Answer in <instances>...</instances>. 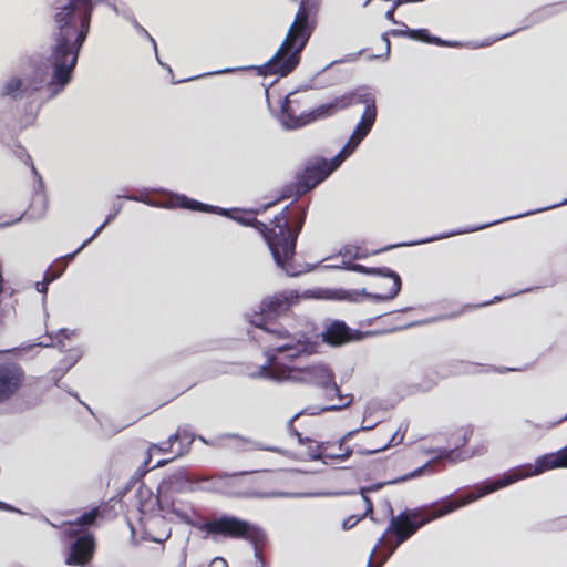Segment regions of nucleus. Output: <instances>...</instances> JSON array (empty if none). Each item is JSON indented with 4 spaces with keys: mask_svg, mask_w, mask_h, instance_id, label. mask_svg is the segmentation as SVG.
Listing matches in <instances>:
<instances>
[{
    "mask_svg": "<svg viewBox=\"0 0 567 567\" xmlns=\"http://www.w3.org/2000/svg\"><path fill=\"white\" fill-rule=\"evenodd\" d=\"M53 81V72L44 65L39 54L21 56L16 71L0 83V144L12 150L14 155L31 165L37 178L30 213L24 212L0 228L12 226L23 218H40L47 210L48 199L44 182L32 163L27 150L17 140L18 134L34 124L41 109L64 92L71 82L61 87Z\"/></svg>",
    "mask_w": 567,
    "mask_h": 567,
    "instance_id": "nucleus-1",
    "label": "nucleus"
},
{
    "mask_svg": "<svg viewBox=\"0 0 567 567\" xmlns=\"http://www.w3.org/2000/svg\"><path fill=\"white\" fill-rule=\"evenodd\" d=\"M319 10V0H300L298 11L290 24L285 39L274 53V55L260 65H245L236 68H225L187 79L172 80L174 84L193 81L208 75L233 73L239 71L255 70L259 76L276 75L286 78L291 74L301 61V54L307 47L316 27L317 13Z\"/></svg>",
    "mask_w": 567,
    "mask_h": 567,
    "instance_id": "nucleus-2",
    "label": "nucleus"
},
{
    "mask_svg": "<svg viewBox=\"0 0 567 567\" xmlns=\"http://www.w3.org/2000/svg\"><path fill=\"white\" fill-rule=\"evenodd\" d=\"M292 203L286 205L272 219L278 228L277 239L270 244V254L278 268L289 277H298L312 271L315 265L305 266L295 262L298 237L305 226L308 205H298L291 209Z\"/></svg>",
    "mask_w": 567,
    "mask_h": 567,
    "instance_id": "nucleus-3",
    "label": "nucleus"
},
{
    "mask_svg": "<svg viewBox=\"0 0 567 567\" xmlns=\"http://www.w3.org/2000/svg\"><path fill=\"white\" fill-rule=\"evenodd\" d=\"M470 493L462 495L455 501H451L450 496H446L440 502H433L431 504L413 508H404L396 516H392L389 519L386 529L382 533L370 551V559L381 546L388 534L395 535L394 544L400 547L426 524L474 502L473 499H470Z\"/></svg>",
    "mask_w": 567,
    "mask_h": 567,
    "instance_id": "nucleus-4",
    "label": "nucleus"
},
{
    "mask_svg": "<svg viewBox=\"0 0 567 567\" xmlns=\"http://www.w3.org/2000/svg\"><path fill=\"white\" fill-rule=\"evenodd\" d=\"M554 468H567V445L554 453H546L536 457L534 465L522 464L509 468L501 476L486 478L474 485L470 499H481L498 489L507 487L520 480L543 474Z\"/></svg>",
    "mask_w": 567,
    "mask_h": 567,
    "instance_id": "nucleus-5",
    "label": "nucleus"
},
{
    "mask_svg": "<svg viewBox=\"0 0 567 567\" xmlns=\"http://www.w3.org/2000/svg\"><path fill=\"white\" fill-rule=\"evenodd\" d=\"M299 301L297 290H284L264 298L259 305V311L251 315L249 322L270 336L285 342H296V339L308 338L305 334H291L277 318L290 310Z\"/></svg>",
    "mask_w": 567,
    "mask_h": 567,
    "instance_id": "nucleus-6",
    "label": "nucleus"
},
{
    "mask_svg": "<svg viewBox=\"0 0 567 567\" xmlns=\"http://www.w3.org/2000/svg\"><path fill=\"white\" fill-rule=\"evenodd\" d=\"M317 343L309 338L302 340L296 339V342H282L278 346L269 347L265 351L266 362L259 368V371L252 377L271 380L278 383L288 381L289 363L316 352Z\"/></svg>",
    "mask_w": 567,
    "mask_h": 567,
    "instance_id": "nucleus-7",
    "label": "nucleus"
},
{
    "mask_svg": "<svg viewBox=\"0 0 567 567\" xmlns=\"http://www.w3.org/2000/svg\"><path fill=\"white\" fill-rule=\"evenodd\" d=\"M159 512H167L174 514L181 522L184 524L196 527L200 530L206 532L208 535L213 537L221 535V536H241L243 527H248L249 525L246 523V519L240 517L223 514L216 519L206 520L203 523H197L186 512L179 509L175 505V499H172V505L164 504H155Z\"/></svg>",
    "mask_w": 567,
    "mask_h": 567,
    "instance_id": "nucleus-8",
    "label": "nucleus"
},
{
    "mask_svg": "<svg viewBox=\"0 0 567 567\" xmlns=\"http://www.w3.org/2000/svg\"><path fill=\"white\" fill-rule=\"evenodd\" d=\"M564 205H567V198L563 199L559 203L548 205L546 207L528 210V212H525V213H522V214H517V215H512V216L503 217L501 219H496V220H493V221H489V223H485V224H481V225H475V226L463 227V228H457V229L440 233V234H436V235H433V236H430V237H425V238H421V239H416V240L391 244V245H388V246H385L383 248H380V249L373 251V254L377 255V254L389 251V250H392V249L399 248V247L419 246V245L429 244V243H433V241L441 240V239H446V238H450V237H453V236H457V235H464V234H470V233L478 231V230L488 228L491 226L501 224L503 221L513 220V219L522 218V217H525V216H530V215L538 214V213H542V212H546V210H549V209H554V208H557V207H560V206H564Z\"/></svg>",
    "mask_w": 567,
    "mask_h": 567,
    "instance_id": "nucleus-9",
    "label": "nucleus"
},
{
    "mask_svg": "<svg viewBox=\"0 0 567 567\" xmlns=\"http://www.w3.org/2000/svg\"><path fill=\"white\" fill-rule=\"evenodd\" d=\"M288 381L313 385L322 390H328L333 383L334 372L329 364L318 361L311 364L297 367L289 363Z\"/></svg>",
    "mask_w": 567,
    "mask_h": 567,
    "instance_id": "nucleus-10",
    "label": "nucleus"
},
{
    "mask_svg": "<svg viewBox=\"0 0 567 567\" xmlns=\"http://www.w3.org/2000/svg\"><path fill=\"white\" fill-rule=\"evenodd\" d=\"M196 483L190 480L185 467H179L165 476L158 484L155 504L172 505L175 494L192 493L195 491Z\"/></svg>",
    "mask_w": 567,
    "mask_h": 567,
    "instance_id": "nucleus-11",
    "label": "nucleus"
},
{
    "mask_svg": "<svg viewBox=\"0 0 567 567\" xmlns=\"http://www.w3.org/2000/svg\"><path fill=\"white\" fill-rule=\"evenodd\" d=\"M378 331H361L353 329L341 319H333L326 324L324 330L321 332V340L323 343L339 348L350 342L361 341L368 336H375Z\"/></svg>",
    "mask_w": 567,
    "mask_h": 567,
    "instance_id": "nucleus-12",
    "label": "nucleus"
},
{
    "mask_svg": "<svg viewBox=\"0 0 567 567\" xmlns=\"http://www.w3.org/2000/svg\"><path fill=\"white\" fill-rule=\"evenodd\" d=\"M70 538L68 553L64 563L69 566H84L90 563L96 549V542L93 533H78Z\"/></svg>",
    "mask_w": 567,
    "mask_h": 567,
    "instance_id": "nucleus-13",
    "label": "nucleus"
},
{
    "mask_svg": "<svg viewBox=\"0 0 567 567\" xmlns=\"http://www.w3.org/2000/svg\"><path fill=\"white\" fill-rule=\"evenodd\" d=\"M25 380L23 368L14 361L0 362V404L12 399Z\"/></svg>",
    "mask_w": 567,
    "mask_h": 567,
    "instance_id": "nucleus-14",
    "label": "nucleus"
},
{
    "mask_svg": "<svg viewBox=\"0 0 567 567\" xmlns=\"http://www.w3.org/2000/svg\"><path fill=\"white\" fill-rule=\"evenodd\" d=\"M357 103L364 104L367 106L370 105V103H375V99L368 92L353 90L349 93L334 97L331 102L316 106L312 113L319 116H326L327 118L333 115L336 112L344 110L348 106Z\"/></svg>",
    "mask_w": 567,
    "mask_h": 567,
    "instance_id": "nucleus-15",
    "label": "nucleus"
},
{
    "mask_svg": "<svg viewBox=\"0 0 567 567\" xmlns=\"http://www.w3.org/2000/svg\"><path fill=\"white\" fill-rule=\"evenodd\" d=\"M313 111H315V107L307 112H301L297 116L293 113V110L290 105V102L288 101V97H286V100L284 101V103L281 104V107H280L281 125L286 130H297V128L306 126L312 122H316L318 120L326 118V116H319V115L312 113Z\"/></svg>",
    "mask_w": 567,
    "mask_h": 567,
    "instance_id": "nucleus-16",
    "label": "nucleus"
},
{
    "mask_svg": "<svg viewBox=\"0 0 567 567\" xmlns=\"http://www.w3.org/2000/svg\"><path fill=\"white\" fill-rule=\"evenodd\" d=\"M431 467V461H427L426 463H424L423 465L419 466L417 468L404 474V475H401V476H398L395 478H391V480H388V481H381V482H375L373 484H370L368 486H361L358 491V493L360 495H368L369 493H374V492H378L380 489H382L384 486H388V485H396V484H401L403 482H406L409 480H412V478H416V477H420L422 476L423 474H425ZM341 494H346V495H354L357 494L355 491H349V492H342Z\"/></svg>",
    "mask_w": 567,
    "mask_h": 567,
    "instance_id": "nucleus-17",
    "label": "nucleus"
},
{
    "mask_svg": "<svg viewBox=\"0 0 567 567\" xmlns=\"http://www.w3.org/2000/svg\"><path fill=\"white\" fill-rule=\"evenodd\" d=\"M329 173L322 164L320 157L316 158L313 162H309L303 171L298 174V177L301 179L300 183L303 184V189L301 192H310L322 182H324L329 177Z\"/></svg>",
    "mask_w": 567,
    "mask_h": 567,
    "instance_id": "nucleus-18",
    "label": "nucleus"
},
{
    "mask_svg": "<svg viewBox=\"0 0 567 567\" xmlns=\"http://www.w3.org/2000/svg\"><path fill=\"white\" fill-rule=\"evenodd\" d=\"M246 523L249 525L248 527H243L244 532L241 536H228L229 538L235 539H244L251 544L254 548V557L256 560L257 567H266V561L261 557L259 546L266 543L267 534L266 532L256 524H252L248 520Z\"/></svg>",
    "mask_w": 567,
    "mask_h": 567,
    "instance_id": "nucleus-19",
    "label": "nucleus"
},
{
    "mask_svg": "<svg viewBox=\"0 0 567 567\" xmlns=\"http://www.w3.org/2000/svg\"><path fill=\"white\" fill-rule=\"evenodd\" d=\"M390 279L392 280V286H391L389 292H386V293L370 292L367 290V288L350 289V291H355L358 293L357 298H355L357 302L360 301V297H362V296L374 303L393 300L399 296V293L402 289V279H401V276L391 277Z\"/></svg>",
    "mask_w": 567,
    "mask_h": 567,
    "instance_id": "nucleus-20",
    "label": "nucleus"
},
{
    "mask_svg": "<svg viewBox=\"0 0 567 567\" xmlns=\"http://www.w3.org/2000/svg\"><path fill=\"white\" fill-rule=\"evenodd\" d=\"M472 434H473V427L470 426V425L466 426L464 429V434L462 436V442L460 444H456L454 447H440V449H436L434 451L435 456L432 460H430L431 463L434 460H445V461H449L451 463H456V462H460V461L464 460L460 449L467 444V442L470 441Z\"/></svg>",
    "mask_w": 567,
    "mask_h": 567,
    "instance_id": "nucleus-21",
    "label": "nucleus"
},
{
    "mask_svg": "<svg viewBox=\"0 0 567 567\" xmlns=\"http://www.w3.org/2000/svg\"><path fill=\"white\" fill-rule=\"evenodd\" d=\"M171 198L165 203V208H182L190 212H198L200 209V200L188 197L185 194L169 192Z\"/></svg>",
    "mask_w": 567,
    "mask_h": 567,
    "instance_id": "nucleus-22",
    "label": "nucleus"
},
{
    "mask_svg": "<svg viewBox=\"0 0 567 567\" xmlns=\"http://www.w3.org/2000/svg\"><path fill=\"white\" fill-rule=\"evenodd\" d=\"M371 115H373V113ZM373 125L374 116H370L369 121L360 118L347 143L357 150L361 142L369 135Z\"/></svg>",
    "mask_w": 567,
    "mask_h": 567,
    "instance_id": "nucleus-23",
    "label": "nucleus"
},
{
    "mask_svg": "<svg viewBox=\"0 0 567 567\" xmlns=\"http://www.w3.org/2000/svg\"><path fill=\"white\" fill-rule=\"evenodd\" d=\"M355 152V148L346 143L343 147L330 159H327L324 157H320L322 161L323 166L328 171L329 175H331L333 172H336L342 163L349 158L353 153Z\"/></svg>",
    "mask_w": 567,
    "mask_h": 567,
    "instance_id": "nucleus-24",
    "label": "nucleus"
},
{
    "mask_svg": "<svg viewBox=\"0 0 567 567\" xmlns=\"http://www.w3.org/2000/svg\"><path fill=\"white\" fill-rule=\"evenodd\" d=\"M355 152V148L346 143L343 147L330 159H327L324 157H320L322 161L323 166L328 171L329 175H331L333 172H336L342 163L349 158L353 153Z\"/></svg>",
    "mask_w": 567,
    "mask_h": 567,
    "instance_id": "nucleus-25",
    "label": "nucleus"
},
{
    "mask_svg": "<svg viewBox=\"0 0 567 567\" xmlns=\"http://www.w3.org/2000/svg\"><path fill=\"white\" fill-rule=\"evenodd\" d=\"M351 271L358 272L365 276L391 278L400 276L395 270L382 266V267H368L362 264L354 262L351 267Z\"/></svg>",
    "mask_w": 567,
    "mask_h": 567,
    "instance_id": "nucleus-26",
    "label": "nucleus"
},
{
    "mask_svg": "<svg viewBox=\"0 0 567 567\" xmlns=\"http://www.w3.org/2000/svg\"><path fill=\"white\" fill-rule=\"evenodd\" d=\"M357 292L346 288H326L321 291V298L331 301H348L357 303Z\"/></svg>",
    "mask_w": 567,
    "mask_h": 567,
    "instance_id": "nucleus-27",
    "label": "nucleus"
},
{
    "mask_svg": "<svg viewBox=\"0 0 567 567\" xmlns=\"http://www.w3.org/2000/svg\"><path fill=\"white\" fill-rule=\"evenodd\" d=\"M68 525L69 527L64 530V533L69 538H71L72 536L78 535V533H82L81 529L83 527L93 526L95 523L86 509L80 516H78L74 522L70 520Z\"/></svg>",
    "mask_w": 567,
    "mask_h": 567,
    "instance_id": "nucleus-28",
    "label": "nucleus"
},
{
    "mask_svg": "<svg viewBox=\"0 0 567 567\" xmlns=\"http://www.w3.org/2000/svg\"><path fill=\"white\" fill-rule=\"evenodd\" d=\"M300 182H301V179L297 175L295 182L285 185L282 190H281L280 196L277 199V202L278 200H282V199H288L290 197H298V196H301V195L306 194L307 192H301V189H303V184L300 183ZM275 203H276V200L268 203L265 206V209H267L268 207L272 206Z\"/></svg>",
    "mask_w": 567,
    "mask_h": 567,
    "instance_id": "nucleus-29",
    "label": "nucleus"
},
{
    "mask_svg": "<svg viewBox=\"0 0 567 567\" xmlns=\"http://www.w3.org/2000/svg\"><path fill=\"white\" fill-rule=\"evenodd\" d=\"M249 227L255 228L261 234L265 243L268 246V249L270 250V244L277 239L278 228H275V224H272V227H270L266 223L257 219L255 216L252 224Z\"/></svg>",
    "mask_w": 567,
    "mask_h": 567,
    "instance_id": "nucleus-30",
    "label": "nucleus"
},
{
    "mask_svg": "<svg viewBox=\"0 0 567 567\" xmlns=\"http://www.w3.org/2000/svg\"><path fill=\"white\" fill-rule=\"evenodd\" d=\"M388 33H391L394 38H409L414 41L423 42L424 34H427L426 28L410 29L406 25L403 29H390Z\"/></svg>",
    "mask_w": 567,
    "mask_h": 567,
    "instance_id": "nucleus-31",
    "label": "nucleus"
},
{
    "mask_svg": "<svg viewBox=\"0 0 567 567\" xmlns=\"http://www.w3.org/2000/svg\"><path fill=\"white\" fill-rule=\"evenodd\" d=\"M178 431L181 432V439H179V450L177 452V456H182L189 452L193 442L196 440V436H195V434H193L190 432L189 424L178 426Z\"/></svg>",
    "mask_w": 567,
    "mask_h": 567,
    "instance_id": "nucleus-32",
    "label": "nucleus"
},
{
    "mask_svg": "<svg viewBox=\"0 0 567 567\" xmlns=\"http://www.w3.org/2000/svg\"><path fill=\"white\" fill-rule=\"evenodd\" d=\"M323 444H330V442L329 441L318 442L315 446L311 443H309V444H306L305 446H307V454H308L309 460L320 461L322 464L327 465L329 463H328V457H326V454L323 453Z\"/></svg>",
    "mask_w": 567,
    "mask_h": 567,
    "instance_id": "nucleus-33",
    "label": "nucleus"
},
{
    "mask_svg": "<svg viewBox=\"0 0 567 567\" xmlns=\"http://www.w3.org/2000/svg\"><path fill=\"white\" fill-rule=\"evenodd\" d=\"M153 190H156V192H163V193H166L167 190L164 189V188H155V189H152V188H147V187H143L141 190H140V194L138 195H135V199L134 202H137V203H142V204H145L150 207H156V208H165V204L158 202V200H154V199H151L147 197V195L153 192Z\"/></svg>",
    "mask_w": 567,
    "mask_h": 567,
    "instance_id": "nucleus-34",
    "label": "nucleus"
},
{
    "mask_svg": "<svg viewBox=\"0 0 567 567\" xmlns=\"http://www.w3.org/2000/svg\"><path fill=\"white\" fill-rule=\"evenodd\" d=\"M151 460H152V455L147 454L143 464H141L137 467V470L134 472V474L127 482L126 487H125L126 491L131 489L136 483L141 482L142 478L152 470L148 467Z\"/></svg>",
    "mask_w": 567,
    "mask_h": 567,
    "instance_id": "nucleus-35",
    "label": "nucleus"
},
{
    "mask_svg": "<svg viewBox=\"0 0 567 567\" xmlns=\"http://www.w3.org/2000/svg\"><path fill=\"white\" fill-rule=\"evenodd\" d=\"M461 313H462V311H454V312H450V313H444V315L426 318L423 320L413 321V322H410L406 326H404L402 329L430 324V323H434V322H439V321H443V320H452V319L457 318Z\"/></svg>",
    "mask_w": 567,
    "mask_h": 567,
    "instance_id": "nucleus-36",
    "label": "nucleus"
},
{
    "mask_svg": "<svg viewBox=\"0 0 567 567\" xmlns=\"http://www.w3.org/2000/svg\"><path fill=\"white\" fill-rule=\"evenodd\" d=\"M423 43L435 44L439 47H447V48H460L462 47V42L455 40H444L437 35L432 34L427 30V34H424Z\"/></svg>",
    "mask_w": 567,
    "mask_h": 567,
    "instance_id": "nucleus-37",
    "label": "nucleus"
},
{
    "mask_svg": "<svg viewBox=\"0 0 567 567\" xmlns=\"http://www.w3.org/2000/svg\"><path fill=\"white\" fill-rule=\"evenodd\" d=\"M81 358V352L76 349H72L68 354L60 361L61 375H64Z\"/></svg>",
    "mask_w": 567,
    "mask_h": 567,
    "instance_id": "nucleus-38",
    "label": "nucleus"
},
{
    "mask_svg": "<svg viewBox=\"0 0 567 567\" xmlns=\"http://www.w3.org/2000/svg\"><path fill=\"white\" fill-rule=\"evenodd\" d=\"M365 49H361L358 52L354 53H348L343 58L333 60L330 63H328L326 66H323L321 70H319L316 73V76H319L320 74L324 73L327 70H329L331 66L340 63H351L357 61V59L364 52Z\"/></svg>",
    "mask_w": 567,
    "mask_h": 567,
    "instance_id": "nucleus-39",
    "label": "nucleus"
},
{
    "mask_svg": "<svg viewBox=\"0 0 567 567\" xmlns=\"http://www.w3.org/2000/svg\"><path fill=\"white\" fill-rule=\"evenodd\" d=\"M72 334H74L73 330H69L68 328H60L56 332V343L50 342H38L37 346L45 348V347H59L61 350L64 348L63 339H69Z\"/></svg>",
    "mask_w": 567,
    "mask_h": 567,
    "instance_id": "nucleus-40",
    "label": "nucleus"
},
{
    "mask_svg": "<svg viewBox=\"0 0 567 567\" xmlns=\"http://www.w3.org/2000/svg\"><path fill=\"white\" fill-rule=\"evenodd\" d=\"M235 216L233 217V220L243 225V226H246V227H249L251 224H252V220H254V217H255V214H254V210H244V209H235L234 212Z\"/></svg>",
    "mask_w": 567,
    "mask_h": 567,
    "instance_id": "nucleus-41",
    "label": "nucleus"
},
{
    "mask_svg": "<svg viewBox=\"0 0 567 567\" xmlns=\"http://www.w3.org/2000/svg\"><path fill=\"white\" fill-rule=\"evenodd\" d=\"M339 256L343 257V258H350L352 259L353 261L355 259H364L367 258V254H361L359 252L358 250V247L353 246V245H344L338 252Z\"/></svg>",
    "mask_w": 567,
    "mask_h": 567,
    "instance_id": "nucleus-42",
    "label": "nucleus"
},
{
    "mask_svg": "<svg viewBox=\"0 0 567 567\" xmlns=\"http://www.w3.org/2000/svg\"><path fill=\"white\" fill-rule=\"evenodd\" d=\"M136 494L138 497L137 508L140 512H144L146 507V501H150L153 497V492L147 488L144 483L141 482Z\"/></svg>",
    "mask_w": 567,
    "mask_h": 567,
    "instance_id": "nucleus-43",
    "label": "nucleus"
},
{
    "mask_svg": "<svg viewBox=\"0 0 567 567\" xmlns=\"http://www.w3.org/2000/svg\"><path fill=\"white\" fill-rule=\"evenodd\" d=\"M297 419H293V416L287 422V431L291 436H295L300 445H306L309 443H312L313 440L309 436H305L301 432H299L295 426L293 422Z\"/></svg>",
    "mask_w": 567,
    "mask_h": 567,
    "instance_id": "nucleus-44",
    "label": "nucleus"
},
{
    "mask_svg": "<svg viewBox=\"0 0 567 567\" xmlns=\"http://www.w3.org/2000/svg\"><path fill=\"white\" fill-rule=\"evenodd\" d=\"M323 493H289V492H271L268 494H261L267 497H308V496H320Z\"/></svg>",
    "mask_w": 567,
    "mask_h": 567,
    "instance_id": "nucleus-45",
    "label": "nucleus"
},
{
    "mask_svg": "<svg viewBox=\"0 0 567 567\" xmlns=\"http://www.w3.org/2000/svg\"><path fill=\"white\" fill-rule=\"evenodd\" d=\"M353 453H354L353 447L346 446L344 450H341L340 453H326V457H328V460H337V461L343 462V461L349 460Z\"/></svg>",
    "mask_w": 567,
    "mask_h": 567,
    "instance_id": "nucleus-46",
    "label": "nucleus"
},
{
    "mask_svg": "<svg viewBox=\"0 0 567 567\" xmlns=\"http://www.w3.org/2000/svg\"><path fill=\"white\" fill-rule=\"evenodd\" d=\"M480 365H481L480 363H475V362L458 361L453 364V368H454L453 372L455 374L472 373L473 371L471 369L480 367Z\"/></svg>",
    "mask_w": 567,
    "mask_h": 567,
    "instance_id": "nucleus-47",
    "label": "nucleus"
},
{
    "mask_svg": "<svg viewBox=\"0 0 567 567\" xmlns=\"http://www.w3.org/2000/svg\"><path fill=\"white\" fill-rule=\"evenodd\" d=\"M390 37L391 33H388V31L383 32L381 34V40L384 42L385 44V52L383 54H378V55H371L370 56V60H373V59H384V60H388L390 58V53H391V41H390Z\"/></svg>",
    "mask_w": 567,
    "mask_h": 567,
    "instance_id": "nucleus-48",
    "label": "nucleus"
},
{
    "mask_svg": "<svg viewBox=\"0 0 567 567\" xmlns=\"http://www.w3.org/2000/svg\"><path fill=\"white\" fill-rule=\"evenodd\" d=\"M107 511V504H101L97 506H93L90 509H87L89 514L91 515V518L96 524V522L105 516V513Z\"/></svg>",
    "mask_w": 567,
    "mask_h": 567,
    "instance_id": "nucleus-49",
    "label": "nucleus"
},
{
    "mask_svg": "<svg viewBox=\"0 0 567 567\" xmlns=\"http://www.w3.org/2000/svg\"><path fill=\"white\" fill-rule=\"evenodd\" d=\"M50 282H52V280H50V278L48 277V271H45L43 279L41 281H37L34 285L35 290L43 295V297H42L43 302L47 299V293H48V288H49Z\"/></svg>",
    "mask_w": 567,
    "mask_h": 567,
    "instance_id": "nucleus-50",
    "label": "nucleus"
},
{
    "mask_svg": "<svg viewBox=\"0 0 567 567\" xmlns=\"http://www.w3.org/2000/svg\"><path fill=\"white\" fill-rule=\"evenodd\" d=\"M399 547L394 543H388L384 553H381L377 558L375 563H382V566L389 560V558L395 553Z\"/></svg>",
    "mask_w": 567,
    "mask_h": 567,
    "instance_id": "nucleus-51",
    "label": "nucleus"
},
{
    "mask_svg": "<svg viewBox=\"0 0 567 567\" xmlns=\"http://www.w3.org/2000/svg\"><path fill=\"white\" fill-rule=\"evenodd\" d=\"M348 396H349V400L346 403L323 405V406H321V410H323V412H339V411L348 408L353 402V394H349Z\"/></svg>",
    "mask_w": 567,
    "mask_h": 567,
    "instance_id": "nucleus-52",
    "label": "nucleus"
},
{
    "mask_svg": "<svg viewBox=\"0 0 567 567\" xmlns=\"http://www.w3.org/2000/svg\"><path fill=\"white\" fill-rule=\"evenodd\" d=\"M323 413V410H321V406H318V405H309V406H306L305 409L300 410L299 412H297L295 415H293V419H298L299 416L301 415H319Z\"/></svg>",
    "mask_w": 567,
    "mask_h": 567,
    "instance_id": "nucleus-53",
    "label": "nucleus"
},
{
    "mask_svg": "<svg viewBox=\"0 0 567 567\" xmlns=\"http://www.w3.org/2000/svg\"><path fill=\"white\" fill-rule=\"evenodd\" d=\"M116 16L122 17L128 22L134 18L132 9L123 1H121V6L118 8Z\"/></svg>",
    "mask_w": 567,
    "mask_h": 567,
    "instance_id": "nucleus-54",
    "label": "nucleus"
},
{
    "mask_svg": "<svg viewBox=\"0 0 567 567\" xmlns=\"http://www.w3.org/2000/svg\"><path fill=\"white\" fill-rule=\"evenodd\" d=\"M400 431H401V426L396 430V432H394L392 434L390 440L382 446V447H384V450L390 447V446L398 445V444H400L403 441L404 435H405V431L402 434H400Z\"/></svg>",
    "mask_w": 567,
    "mask_h": 567,
    "instance_id": "nucleus-55",
    "label": "nucleus"
},
{
    "mask_svg": "<svg viewBox=\"0 0 567 567\" xmlns=\"http://www.w3.org/2000/svg\"><path fill=\"white\" fill-rule=\"evenodd\" d=\"M375 425H377V423H374V424H372V425H367V426L361 425V426H359V427H357V429H354V430L348 431L344 435H342V436H341V437H342V441L348 442V441L352 440V439L354 437V435H355L357 433H359L360 431H370V430H372Z\"/></svg>",
    "mask_w": 567,
    "mask_h": 567,
    "instance_id": "nucleus-56",
    "label": "nucleus"
},
{
    "mask_svg": "<svg viewBox=\"0 0 567 567\" xmlns=\"http://www.w3.org/2000/svg\"><path fill=\"white\" fill-rule=\"evenodd\" d=\"M65 265H60L53 268L49 267L47 270L48 277L50 278V280L54 281L62 276V274L65 271Z\"/></svg>",
    "mask_w": 567,
    "mask_h": 567,
    "instance_id": "nucleus-57",
    "label": "nucleus"
},
{
    "mask_svg": "<svg viewBox=\"0 0 567 567\" xmlns=\"http://www.w3.org/2000/svg\"><path fill=\"white\" fill-rule=\"evenodd\" d=\"M122 204H114L112 207V212L109 213L104 218V225H110L122 212Z\"/></svg>",
    "mask_w": 567,
    "mask_h": 567,
    "instance_id": "nucleus-58",
    "label": "nucleus"
},
{
    "mask_svg": "<svg viewBox=\"0 0 567 567\" xmlns=\"http://www.w3.org/2000/svg\"><path fill=\"white\" fill-rule=\"evenodd\" d=\"M361 497H362V499H363V502H364V504H365V511H364V513L360 516V517H361V519H362L363 517H365V516H370V517L373 519V517H372L373 509H374V507H373V502L371 501V498H370L368 495H361Z\"/></svg>",
    "mask_w": 567,
    "mask_h": 567,
    "instance_id": "nucleus-59",
    "label": "nucleus"
},
{
    "mask_svg": "<svg viewBox=\"0 0 567 567\" xmlns=\"http://www.w3.org/2000/svg\"><path fill=\"white\" fill-rule=\"evenodd\" d=\"M360 520H361V517L351 515L342 520V529L349 530V529L353 528Z\"/></svg>",
    "mask_w": 567,
    "mask_h": 567,
    "instance_id": "nucleus-60",
    "label": "nucleus"
},
{
    "mask_svg": "<svg viewBox=\"0 0 567 567\" xmlns=\"http://www.w3.org/2000/svg\"><path fill=\"white\" fill-rule=\"evenodd\" d=\"M373 112V116H374V122L377 121V115H378V111H377V103H370V105H367L364 107V111L361 115V118H365L367 121H369L370 116H372Z\"/></svg>",
    "mask_w": 567,
    "mask_h": 567,
    "instance_id": "nucleus-61",
    "label": "nucleus"
},
{
    "mask_svg": "<svg viewBox=\"0 0 567 567\" xmlns=\"http://www.w3.org/2000/svg\"><path fill=\"white\" fill-rule=\"evenodd\" d=\"M107 225H104V221L93 231V234L82 241V247L89 246L106 227Z\"/></svg>",
    "mask_w": 567,
    "mask_h": 567,
    "instance_id": "nucleus-62",
    "label": "nucleus"
},
{
    "mask_svg": "<svg viewBox=\"0 0 567 567\" xmlns=\"http://www.w3.org/2000/svg\"><path fill=\"white\" fill-rule=\"evenodd\" d=\"M395 8L394 7H391L390 9L386 10L385 14H384V18L392 22L393 24H398V25H401V27H405V23L402 22V21H398L395 18H394V12H395Z\"/></svg>",
    "mask_w": 567,
    "mask_h": 567,
    "instance_id": "nucleus-63",
    "label": "nucleus"
},
{
    "mask_svg": "<svg viewBox=\"0 0 567 567\" xmlns=\"http://www.w3.org/2000/svg\"><path fill=\"white\" fill-rule=\"evenodd\" d=\"M179 439H181V432L177 429L175 433H173L168 436V439L164 442V444L167 445V450H172L174 443L177 442L179 444Z\"/></svg>",
    "mask_w": 567,
    "mask_h": 567,
    "instance_id": "nucleus-64",
    "label": "nucleus"
}]
</instances>
